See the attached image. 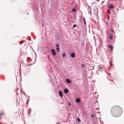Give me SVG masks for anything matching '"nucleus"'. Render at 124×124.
I'll use <instances>...</instances> for the list:
<instances>
[{
  "label": "nucleus",
  "mask_w": 124,
  "mask_h": 124,
  "mask_svg": "<svg viewBox=\"0 0 124 124\" xmlns=\"http://www.w3.org/2000/svg\"><path fill=\"white\" fill-rule=\"evenodd\" d=\"M115 110L116 111L115 113L117 116L116 117H118L121 115L122 111L121 108L119 106H114L111 109V112H114Z\"/></svg>",
  "instance_id": "obj_1"
},
{
  "label": "nucleus",
  "mask_w": 124,
  "mask_h": 124,
  "mask_svg": "<svg viewBox=\"0 0 124 124\" xmlns=\"http://www.w3.org/2000/svg\"><path fill=\"white\" fill-rule=\"evenodd\" d=\"M108 37L107 38V40L108 42L110 40L112 39L113 38V35L111 33L108 34Z\"/></svg>",
  "instance_id": "obj_2"
},
{
  "label": "nucleus",
  "mask_w": 124,
  "mask_h": 124,
  "mask_svg": "<svg viewBox=\"0 0 124 124\" xmlns=\"http://www.w3.org/2000/svg\"><path fill=\"white\" fill-rule=\"evenodd\" d=\"M103 68V66L102 65H100L98 66V70L100 71H102Z\"/></svg>",
  "instance_id": "obj_3"
},
{
  "label": "nucleus",
  "mask_w": 124,
  "mask_h": 124,
  "mask_svg": "<svg viewBox=\"0 0 124 124\" xmlns=\"http://www.w3.org/2000/svg\"><path fill=\"white\" fill-rule=\"evenodd\" d=\"M51 51L52 52V54L54 56L56 54V53L54 49H52L51 50Z\"/></svg>",
  "instance_id": "obj_4"
},
{
  "label": "nucleus",
  "mask_w": 124,
  "mask_h": 124,
  "mask_svg": "<svg viewBox=\"0 0 124 124\" xmlns=\"http://www.w3.org/2000/svg\"><path fill=\"white\" fill-rule=\"evenodd\" d=\"M114 7V6L112 4H109L108 6V8L110 9L113 8Z\"/></svg>",
  "instance_id": "obj_5"
},
{
  "label": "nucleus",
  "mask_w": 124,
  "mask_h": 124,
  "mask_svg": "<svg viewBox=\"0 0 124 124\" xmlns=\"http://www.w3.org/2000/svg\"><path fill=\"white\" fill-rule=\"evenodd\" d=\"M59 93V96L61 97H62L63 96V94L62 91L61 90L60 91Z\"/></svg>",
  "instance_id": "obj_6"
},
{
  "label": "nucleus",
  "mask_w": 124,
  "mask_h": 124,
  "mask_svg": "<svg viewBox=\"0 0 124 124\" xmlns=\"http://www.w3.org/2000/svg\"><path fill=\"white\" fill-rule=\"evenodd\" d=\"M108 47L110 48V49L111 51L113 49V47L112 46H111L110 45H108Z\"/></svg>",
  "instance_id": "obj_7"
},
{
  "label": "nucleus",
  "mask_w": 124,
  "mask_h": 124,
  "mask_svg": "<svg viewBox=\"0 0 124 124\" xmlns=\"http://www.w3.org/2000/svg\"><path fill=\"white\" fill-rule=\"evenodd\" d=\"M71 56L72 58H74L75 57V55L74 53H72L71 54Z\"/></svg>",
  "instance_id": "obj_8"
},
{
  "label": "nucleus",
  "mask_w": 124,
  "mask_h": 124,
  "mask_svg": "<svg viewBox=\"0 0 124 124\" xmlns=\"http://www.w3.org/2000/svg\"><path fill=\"white\" fill-rule=\"evenodd\" d=\"M64 93H67L69 92L68 90L67 89H64Z\"/></svg>",
  "instance_id": "obj_9"
},
{
  "label": "nucleus",
  "mask_w": 124,
  "mask_h": 124,
  "mask_svg": "<svg viewBox=\"0 0 124 124\" xmlns=\"http://www.w3.org/2000/svg\"><path fill=\"white\" fill-rule=\"evenodd\" d=\"M66 82L67 83H69L71 82V81L69 79H67L66 80Z\"/></svg>",
  "instance_id": "obj_10"
},
{
  "label": "nucleus",
  "mask_w": 124,
  "mask_h": 124,
  "mask_svg": "<svg viewBox=\"0 0 124 124\" xmlns=\"http://www.w3.org/2000/svg\"><path fill=\"white\" fill-rule=\"evenodd\" d=\"M80 101V100L79 98H77L76 100V101L77 102H79Z\"/></svg>",
  "instance_id": "obj_11"
},
{
  "label": "nucleus",
  "mask_w": 124,
  "mask_h": 124,
  "mask_svg": "<svg viewBox=\"0 0 124 124\" xmlns=\"http://www.w3.org/2000/svg\"><path fill=\"white\" fill-rule=\"evenodd\" d=\"M56 49L57 50V52H59L60 50V48L59 47H56Z\"/></svg>",
  "instance_id": "obj_12"
},
{
  "label": "nucleus",
  "mask_w": 124,
  "mask_h": 124,
  "mask_svg": "<svg viewBox=\"0 0 124 124\" xmlns=\"http://www.w3.org/2000/svg\"><path fill=\"white\" fill-rule=\"evenodd\" d=\"M55 45L56 46V47H59V44H58V43H57L56 44H55Z\"/></svg>",
  "instance_id": "obj_13"
},
{
  "label": "nucleus",
  "mask_w": 124,
  "mask_h": 124,
  "mask_svg": "<svg viewBox=\"0 0 124 124\" xmlns=\"http://www.w3.org/2000/svg\"><path fill=\"white\" fill-rule=\"evenodd\" d=\"M76 11V9L74 8H73L71 10L72 12H75Z\"/></svg>",
  "instance_id": "obj_14"
},
{
  "label": "nucleus",
  "mask_w": 124,
  "mask_h": 124,
  "mask_svg": "<svg viewBox=\"0 0 124 124\" xmlns=\"http://www.w3.org/2000/svg\"><path fill=\"white\" fill-rule=\"evenodd\" d=\"M62 55L63 57H64L66 56V54L65 53H63Z\"/></svg>",
  "instance_id": "obj_15"
},
{
  "label": "nucleus",
  "mask_w": 124,
  "mask_h": 124,
  "mask_svg": "<svg viewBox=\"0 0 124 124\" xmlns=\"http://www.w3.org/2000/svg\"><path fill=\"white\" fill-rule=\"evenodd\" d=\"M110 31L111 32H114V31H113V30L112 29H110Z\"/></svg>",
  "instance_id": "obj_16"
},
{
  "label": "nucleus",
  "mask_w": 124,
  "mask_h": 124,
  "mask_svg": "<svg viewBox=\"0 0 124 124\" xmlns=\"http://www.w3.org/2000/svg\"><path fill=\"white\" fill-rule=\"evenodd\" d=\"M83 19L84 20V24H85L86 25V22H85V18H84Z\"/></svg>",
  "instance_id": "obj_17"
},
{
  "label": "nucleus",
  "mask_w": 124,
  "mask_h": 124,
  "mask_svg": "<svg viewBox=\"0 0 124 124\" xmlns=\"http://www.w3.org/2000/svg\"><path fill=\"white\" fill-rule=\"evenodd\" d=\"M85 66V65L83 64H82L81 65V67H84Z\"/></svg>",
  "instance_id": "obj_18"
},
{
  "label": "nucleus",
  "mask_w": 124,
  "mask_h": 124,
  "mask_svg": "<svg viewBox=\"0 0 124 124\" xmlns=\"http://www.w3.org/2000/svg\"><path fill=\"white\" fill-rule=\"evenodd\" d=\"M76 25L75 24H74L73 25V28H74L76 26Z\"/></svg>",
  "instance_id": "obj_19"
},
{
  "label": "nucleus",
  "mask_w": 124,
  "mask_h": 124,
  "mask_svg": "<svg viewBox=\"0 0 124 124\" xmlns=\"http://www.w3.org/2000/svg\"><path fill=\"white\" fill-rule=\"evenodd\" d=\"M4 114V113L2 112H1L0 113V115H3Z\"/></svg>",
  "instance_id": "obj_20"
},
{
  "label": "nucleus",
  "mask_w": 124,
  "mask_h": 124,
  "mask_svg": "<svg viewBox=\"0 0 124 124\" xmlns=\"http://www.w3.org/2000/svg\"><path fill=\"white\" fill-rule=\"evenodd\" d=\"M109 63H110V65L111 66H112V64L111 63V61H110L109 62Z\"/></svg>",
  "instance_id": "obj_21"
},
{
  "label": "nucleus",
  "mask_w": 124,
  "mask_h": 124,
  "mask_svg": "<svg viewBox=\"0 0 124 124\" xmlns=\"http://www.w3.org/2000/svg\"><path fill=\"white\" fill-rule=\"evenodd\" d=\"M68 105L69 106H70L71 105V104L70 102H68Z\"/></svg>",
  "instance_id": "obj_22"
},
{
  "label": "nucleus",
  "mask_w": 124,
  "mask_h": 124,
  "mask_svg": "<svg viewBox=\"0 0 124 124\" xmlns=\"http://www.w3.org/2000/svg\"><path fill=\"white\" fill-rule=\"evenodd\" d=\"M78 122H79L80 121V120L78 117Z\"/></svg>",
  "instance_id": "obj_23"
},
{
  "label": "nucleus",
  "mask_w": 124,
  "mask_h": 124,
  "mask_svg": "<svg viewBox=\"0 0 124 124\" xmlns=\"http://www.w3.org/2000/svg\"><path fill=\"white\" fill-rule=\"evenodd\" d=\"M94 116V115H91V116L93 118V117Z\"/></svg>",
  "instance_id": "obj_24"
},
{
  "label": "nucleus",
  "mask_w": 124,
  "mask_h": 124,
  "mask_svg": "<svg viewBox=\"0 0 124 124\" xmlns=\"http://www.w3.org/2000/svg\"><path fill=\"white\" fill-rule=\"evenodd\" d=\"M94 66H93L92 67V68L93 69H91V70H93V69H94Z\"/></svg>",
  "instance_id": "obj_25"
},
{
  "label": "nucleus",
  "mask_w": 124,
  "mask_h": 124,
  "mask_svg": "<svg viewBox=\"0 0 124 124\" xmlns=\"http://www.w3.org/2000/svg\"><path fill=\"white\" fill-rule=\"evenodd\" d=\"M57 124H60V123L58 122L57 123Z\"/></svg>",
  "instance_id": "obj_26"
},
{
  "label": "nucleus",
  "mask_w": 124,
  "mask_h": 124,
  "mask_svg": "<svg viewBox=\"0 0 124 124\" xmlns=\"http://www.w3.org/2000/svg\"><path fill=\"white\" fill-rule=\"evenodd\" d=\"M108 13L109 14H110V13Z\"/></svg>",
  "instance_id": "obj_27"
},
{
  "label": "nucleus",
  "mask_w": 124,
  "mask_h": 124,
  "mask_svg": "<svg viewBox=\"0 0 124 124\" xmlns=\"http://www.w3.org/2000/svg\"><path fill=\"white\" fill-rule=\"evenodd\" d=\"M110 69V67L109 68H108V69Z\"/></svg>",
  "instance_id": "obj_28"
}]
</instances>
